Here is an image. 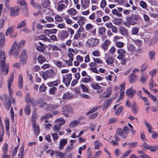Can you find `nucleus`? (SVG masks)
<instances>
[{"instance_id": "e2e57ef3", "label": "nucleus", "mask_w": 158, "mask_h": 158, "mask_svg": "<svg viewBox=\"0 0 158 158\" xmlns=\"http://www.w3.org/2000/svg\"><path fill=\"white\" fill-rule=\"evenodd\" d=\"M151 146L147 144L146 143H144L142 146V148L143 149H150V148Z\"/></svg>"}, {"instance_id": "39448f33", "label": "nucleus", "mask_w": 158, "mask_h": 158, "mask_svg": "<svg viewBox=\"0 0 158 158\" xmlns=\"http://www.w3.org/2000/svg\"><path fill=\"white\" fill-rule=\"evenodd\" d=\"M73 111V109L69 106L64 105L63 107L62 110L63 114L66 117H68L69 116V114L67 113H71Z\"/></svg>"}, {"instance_id": "ea45409f", "label": "nucleus", "mask_w": 158, "mask_h": 158, "mask_svg": "<svg viewBox=\"0 0 158 158\" xmlns=\"http://www.w3.org/2000/svg\"><path fill=\"white\" fill-rule=\"evenodd\" d=\"M18 3L21 6L25 5V8L27 10V7L26 6V2H25V0H18L17 1Z\"/></svg>"}, {"instance_id": "37998d69", "label": "nucleus", "mask_w": 158, "mask_h": 158, "mask_svg": "<svg viewBox=\"0 0 158 158\" xmlns=\"http://www.w3.org/2000/svg\"><path fill=\"white\" fill-rule=\"evenodd\" d=\"M47 87L45 86L44 84L41 85L39 88V91L41 92H44L46 90Z\"/></svg>"}, {"instance_id": "bb28decb", "label": "nucleus", "mask_w": 158, "mask_h": 158, "mask_svg": "<svg viewBox=\"0 0 158 158\" xmlns=\"http://www.w3.org/2000/svg\"><path fill=\"white\" fill-rule=\"evenodd\" d=\"M19 80H18V85L19 88L21 89L22 88L23 84V80L22 75L20 74L19 76Z\"/></svg>"}, {"instance_id": "aec40b11", "label": "nucleus", "mask_w": 158, "mask_h": 158, "mask_svg": "<svg viewBox=\"0 0 158 158\" xmlns=\"http://www.w3.org/2000/svg\"><path fill=\"white\" fill-rule=\"evenodd\" d=\"M37 102L40 105L41 108H44L46 107L47 104L46 102L41 98L37 100Z\"/></svg>"}, {"instance_id": "de8ad7c7", "label": "nucleus", "mask_w": 158, "mask_h": 158, "mask_svg": "<svg viewBox=\"0 0 158 158\" xmlns=\"http://www.w3.org/2000/svg\"><path fill=\"white\" fill-rule=\"evenodd\" d=\"M150 150L151 152H155L157 150H158V145H156L154 146H150Z\"/></svg>"}, {"instance_id": "4c0bfd02", "label": "nucleus", "mask_w": 158, "mask_h": 158, "mask_svg": "<svg viewBox=\"0 0 158 158\" xmlns=\"http://www.w3.org/2000/svg\"><path fill=\"white\" fill-rule=\"evenodd\" d=\"M123 107L122 106H120L118 109L115 111V114L117 115H119L120 113L123 111Z\"/></svg>"}, {"instance_id": "7c9ffc66", "label": "nucleus", "mask_w": 158, "mask_h": 158, "mask_svg": "<svg viewBox=\"0 0 158 158\" xmlns=\"http://www.w3.org/2000/svg\"><path fill=\"white\" fill-rule=\"evenodd\" d=\"M132 152V150L129 149L126 152H124L120 158H126Z\"/></svg>"}, {"instance_id": "e433bc0d", "label": "nucleus", "mask_w": 158, "mask_h": 158, "mask_svg": "<svg viewBox=\"0 0 158 158\" xmlns=\"http://www.w3.org/2000/svg\"><path fill=\"white\" fill-rule=\"evenodd\" d=\"M114 59L112 57H107L106 60V62L108 64H113L114 61Z\"/></svg>"}, {"instance_id": "8fccbe9b", "label": "nucleus", "mask_w": 158, "mask_h": 158, "mask_svg": "<svg viewBox=\"0 0 158 158\" xmlns=\"http://www.w3.org/2000/svg\"><path fill=\"white\" fill-rule=\"evenodd\" d=\"M139 31V28L137 27H134L132 29V34L134 35H137Z\"/></svg>"}, {"instance_id": "a878e982", "label": "nucleus", "mask_w": 158, "mask_h": 158, "mask_svg": "<svg viewBox=\"0 0 158 158\" xmlns=\"http://www.w3.org/2000/svg\"><path fill=\"white\" fill-rule=\"evenodd\" d=\"M144 123L145 125L148 128V131L150 133H152V130L153 128L152 126L148 122L146 119H144Z\"/></svg>"}, {"instance_id": "bf43d9fd", "label": "nucleus", "mask_w": 158, "mask_h": 158, "mask_svg": "<svg viewBox=\"0 0 158 158\" xmlns=\"http://www.w3.org/2000/svg\"><path fill=\"white\" fill-rule=\"evenodd\" d=\"M55 19L58 22H61L63 21L62 17L59 15H56L55 16Z\"/></svg>"}, {"instance_id": "6ab92c4d", "label": "nucleus", "mask_w": 158, "mask_h": 158, "mask_svg": "<svg viewBox=\"0 0 158 158\" xmlns=\"http://www.w3.org/2000/svg\"><path fill=\"white\" fill-rule=\"evenodd\" d=\"M5 37L4 34L2 32L0 33V46L3 47L4 45Z\"/></svg>"}, {"instance_id": "864d4df0", "label": "nucleus", "mask_w": 158, "mask_h": 158, "mask_svg": "<svg viewBox=\"0 0 158 158\" xmlns=\"http://www.w3.org/2000/svg\"><path fill=\"white\" fill-rule=\"evenodd\" d=\"M148 67V66L147 64L144 63L143 64L141 67V72L142 73L143 72L145 71Z\"/></svg>"}, {"instance_id": "680f3d73", "label": "nucleus", "mask_w": 158, "mask_h": 158, "mask_svg": "<svg viewBox=\"0 0 158 158\" xmlns=\"http://www.w3.org/2000/svg\"><path fill=\"white\" fill-rule=\"evenodd\" d=\"M14 30L11 27H9L6 30V35H7L8 34H10L13 32Z\"/></svg>"}, {"instance_id": "f704fd0d", "label": "nucleus", "mask_w": 158, "mask_h": 158, "mask_svg": "<svg viewBox=\"0 0 158 158\" xmlns=\"http://www.w3.org/2000/svg\"><path fill=\"white\" fill-rule=\"evenodd\" d=\"M55 155L60 158H63L64 156V154L62 152L59 151H55Z\"/></svg>"}, {"instance_id": "338daca9", "label": "nucleus", "mask_w": 158, "mask_h": 158, "mask_svg": "<svg viewBox=\"0 0 158 158\" xmlns=\"http://www.w3.org/2000/svg\"><path fill=\"white\" fill-rule=\"evenodd\" d=\"M149 97H150L151 99H152L153 102H157V100L156 97L154 95H153L152 94H150L149 95Z\"/></svg>"}, {"instance_id": "a19ab883", "label": "nucleus", "mask_w": 158, "mask_h": 158, "mask_svg": "<svg viewBox=\"0 0 158 158\" xmlns=\"http://www.w3.org/2000/svg\"><path fill=\"white\" fill-rule=\"evenodd\" d=\"M91 86L94 89H100L101 86L97 83H92L91 84Z\"/></svg>"}, {"instance_id": "dca6fc26", "label": "nucleus", "mask_w": 158, "mask_h": 158, "mask_svg": "<svg viewBox=\"0 0 158 158\" xmlns=\"http://www.w3.org/2000/svg\"><path fill=\"white\" fill-rule=\"evenodd\" d=\"M81 5L83 9H85L89 7V0H81Z\"/></svg>"}, {"instance_id": "79ce46f5", "label": "nucleus", "mask_w": 158, "mask_h": 158, "mask_svg": "<svg viewBox=\"0 0 158 158\" xmlns=\"http://www.w3.org/2000/svg\"><path fill=\"white\" fill-rule=\"evenodd\" d=\"M106 32V28L103 27H100L98 28V33L100 34L104 35Z\"/></svg>"}, {"instance_id": "20e7f679", "label": "nucleus", "mask_w": 158, "mask_h": 158, "mask_svg": "<svg viewBox=\"0 0 158 158\" xmlns=\"http://www.w3.org/2000/svg\"><path fill=\"white\" fill-rule=\"evenodd\" d=\"M72 78V74L71 73L67 74L63 77L62 81L67 87H68L70 85Z\"/></svg>"}, {"instance_id": "9d476101", "label": "nucleus", "mask_w": 158, "mask_h": 158, "mask_svg": "<svg viewBox=\"0 0 158 158\" xmlns=\"http://www.w3.org/2000/svg\"><path fill=\"white\" fill-rule=\"evenodd\" d=\"M32 127L35 134L37 136H38L40 131L39 124H36V123H33Z\"/></svg>"}, {"instance_id": "2f4dec72", "label": "nucleus", "mask_w": 158, "mask_h": 158, "mask_svg": "<svg viewBox=\"0 0 158 158\" xmlns=\"http://www.w3.org/2000/svg\"><path fill=\"white\" fill-rule=\"evenodd\" d=\"M138 110V109L137 107L135 102H134V103L132 104L131 107V110L133 112L134 114H135L137 113V111Z\"/></svg>"}, {"instance_id": "ddd939ff", "label": "nucleus", "mask_w": 158, "mask_h": 158, "mask_svg": "<svg viewBox=\"0 0 158 158\" xmlns=\"http://www.w3.org/2000/svg\"><path fill=\"white\" fill-rule=\"evenodd\" d=\"M136 92V91L135 90H133L132 88L131 87L127 89L126 92L127 95L129 98H131L132 96Z\"/></svg>"}, {"instance_id": "0e129e2a", "label": "nucleus", "mask_w": 158, "mask_h": 158, "mask_svg": "<svg viewBox=\"0 0 158 158\" xmlns=\"http://www.w3.org/2000/svg\"><path fill=\"white\" fill-rule=\"evenodd\" d=\"M118 120V119L114 118H111L109 119L108 122L109 124H111L116 123Z\"/></svg>"}, {"instance_id": "f3484780", "label": "nucleus", "mask_w": 158, "mask_h": 158, "mask_svg": "<svg viewBox=\"0 0 158 158\" xmlns=\"http://www.w3.org/2000/svg\"><path fill=\"white\" fill-rule=\"evenodd\" d=\"M57 32V30L56 29H46L44 31V33L47 35L51 34H56Z\"/></svg>"}, {"instance_id": "4be33fe9", "label": "nucleus", "mask_w": 158, "mask_h": 158, "mask_svg": "<svg viewBox=\"0 0 158 158\" xmlns=\"http://www.w3.org/2000/svg\"><path fill=\"white\" fill-rule=\"evenodd\" d=\"M129 81L130 83H132L135 82L137 80L136 78L137 75L131 73L129 75Z\"/></svg>"}, {"instance_id": "f03ea898", "label": "nucleus", "mask_w": 158, "mask_h": 158, "mask_svg": "<svg viewBox=\"0 0 158 158\" xmlns=\"http://www.w3.org/2000/svg\"><path fill=\"white\" fill-rule=\"evenodd\" d=\"M141 20V18L138 14H132L127 17L126 21L124 22L123 24L127 27L130 25H134L137 24L138 22Z\"/></svg>"}, {"instance_id": "1a4fd4ad", "label": "nucleus", "mask_w": 158, "mask_h": 158, "mask_svg": "<svg viewBox=\"0 0 158 158\" xmlns=\"http://www.w3.org/2000/svg\"><path fill=\"white\" fill-rule=\"evenodd\" d=\"M20 8L18 7H15L10 9V15L14 17L17 16L19 13Z\"/></svg>"}, {"instance_id": "13d9d810", "label": "nucleus", "mask_w": 158, "mask_h": 158, "mask_svg": "<svg viewBox=\"0 0 158 158\" xmlns=\"http://www.w3.org/2000/svg\"><path fill=\"white\" fill-rule=\"evenodd\" d=\"M56 89L57 88L55 87H53L50 88L49 91L50 94H54Z\"/></svg>"}, {"instance_id": "603ef678", "label": "nucleus", "mask_w": 158, "mask_h": 158, "mask_svg": "<svg viewBox=\"0 0 158 158\" xmlns=\"http://www.w3.org/2000/svg\"><path fill=\"white\" fill-rule=\"evenodd\" d=\"M80 87L82 89V90L84 92H88L89 91V89L87 87L84 85L81 84Z\"/></svg>"}, {"instance_id": "b1692460", "label": "nucleus", "mask_w": 158, "mask_h": 158, "mask_svg": "<svg viewBox=\"0 0 158 158\" xmlns=\"http://www.w3.org/2000/svg\"><path fill=\"white\" fill-rule=\"evenodd\" d=\"M67 142V140L64 139H62L60 142V145L59 148L60 150L63 149L64 146L66 145Z\"/></svg>"}, {"instance_id": "4d7b16f0", "label": "nucleus", "mask_w": 158, "mask_h": 158, "mask_svg": "<svg viewBox=\"0 0 158 158\" xmlns=\"http://www.w3.org/2000/svg\"><path fill=\"white\" fill-rule=\"evenodd\" d=\"M60 125L58 124H56L54 127L53 130L56 132L59 131L60 128Z\"/></svg>"}, {"instance_id": "6e6552de", "label": "nucleus", "mask_w": 158, "mask_h": 158, "mask_svg": "<svg viewBox=\"0 0 158 158\" xmlns=\"http://www.w3.org/2000/svg\"><path fill=\"white\" fill-rule=\"evenodd\" d=\"M69 34L67 31L63 30L59 32L58 37L60 40H63L69 36Z\"/></svg>"}, {"instance_id": "423d86ee", "label": "nucleus", "mask_w": 158, "mask_h": 158, "mask_svg": "<svg viewBox=\"0 0 158 158\" xmlns=\"http://www.w3.org/2000/svg\"><path fill=\"white\" fill-rule=\"evenodd\" d=\"M99 40L97 39L91 38L89 39L87 41V43L90 47L96 46L98 45L99 42Z\"/></svg>"}, {"instance_id": "c756f323", "label": "nucleus", "mask_w": 158, "mask_h": 158, "mask_svg": "<svg viewBox=\"0 0 158 158\" xmlns=\"http://www.w3.org/2000/svg\"><path fill=\"white\" fill-rule=\"evenodd\" d=\"M150 60H153L154 58L156 53L153 50H151L148 52Z\"/></svg>"}, {"instance_id": "473e14b6", "label": "nucleus", "mask_w": 158, "mask_h": 158, "mask_svg": "<svg viewBox=\"0 0 158 158\" xmlns=\"http://www.w3.org/2000/svg\"><path fill=\"white\" fill-rule=\"evenodd\" d=\"M26 22L25 20L20 22L18 24L17 26V28L18 29L21 28L26 25Z\"/></svg>"}, {"instance_id": "7ed1b4c3", "label": "nucleus", "mask_w": 158, "mask_h": 158, "mask_svg": "<svg viewBox=\"0 0 158 158\" xmlns=\"http://www.w3.org/2000/svg\"><path fill=\"white\" fill-rule=\"evenodd\" d=\"M25 42V41L24 40H21L18 44V47L17 48V44L16 42L15 41L9 51V55L11 56L14 54L15 57V58H18L19 52L20 51V48L21 47H23L24 45Z\"/></svg>"}, {"instance_id": "5fc2aeb1", "label": "nucleus", "mask_w": 158, "mask_h": 158, "mask_svg": "<svg viewBox=\"0 0 158 158\" xmlns=\"http://www.w3.org/2000/svg\"><path fill=\"white\" fill-rule=\"evenodd\" d=\"M91 79L90 78L84 77L82 79L81 81L83 83L90 82H91Z\"/></svg>"}, {"instance_id": "c9c22d12", "label": "nucleus", "mask_w": 158, "mask_h": 158, "mask_svg": "<svg viewBox=\"0 0 158 158\" xmlns=\"http://www.w3.org/2000/svg\"><path fill=\"white\" fill-rule=\"evenodd\" d=\"M39 62L40 64H42L45 61V58L42 55H40L38 58Z\"/></svg>"}, {"instance_id": "0eeeda50", "label": "nucleus", "mask_w": 158, "mask_h": 158, "mask_svg": "<svg viewBox=\"0 0 158 158\" xmlns=\"http://www.w3.org/2000/svg\"><path fill=\"white\" fill-rule=\"evenodd\" d=\"M14 76L13 73H12L8 81V88L9 89V95L10 96H12L13 93V91L11 89V86L14 78Z\"/></svg>"}, {"instance_id": "a211bd4d", "label": "nucleus", "mask_w": 158, "mask_h": 158, "mask_svg": "<svg viewBox=\"0 0 158 158\" xmlns=\"http://www.w3.org/2000/svg\"><path fill=\"white\" fill-rule=\"evenodd\" d=\"M110 44V42L109 40H106L102 44V47L105 50H107Z\"/></svg>"}, {"instance_id": "3c124183", "label": "nucleus", "mask_w": 158, "mask_h": 158, "mask_svg": "<svg viewBox=\"0 0 158 158\" xmlns=\"http://www.w3.org/2000/svg\"><path fill=\"white\" fill-rule=\"evenodd\" d=\"M105 93H104L103 94H101L99 95L100 97H103L105 98H107L110 96L111 94V91H110L108 92L106 95H105Z\"/></svg>"}, {"instance_id": "c03bdc74", "label": "nucleus", "mask_w": 158, "mask_h": 158, "mask_svg": "<svg viewBox=\"0 0 158 158\" xmlns=\"http://www.w3.org/2000/svg\"><path fill=\"white\" fill-rule=\"evenodd\" d=\"M55 64L59 68L62 67H64L66 66V65L65 64H62V62H60L59 61H56L55 62Z\"/></svg>"}, {"instance_id": "49530a36", "label": "nucleus", "mask_w": 158, "mask_h": 158, "mask_svg": "<svg viewBox=\"0 0 158 158\" xmlns=\"http://www.w3.org/2000/svg\"><path fill=\"white\" fill-rule=\"evenodd\" d=\"M52 117V115L49 113H47L45 115L42 116L41 118V120L43 121L45 119H48L49 117Z\"/></svg>"}, {"instance_id": "2eb2a0df", "label": "nucleus", "mask_w": 158, "mask_h": 158, "mask_svg": "<svg viewBox=\"0 0 158 158\" xmlns=\"http://www.w3.org/2000/svg\"><path fill=\"white\" fill-rule=\"evenodd\" d=\"M148 78V76L146 73H143L140 76L139 81L143 84H144L147 81Z\"/></svg>"}, {"instance_id": "393cba45", "label": "nucleus", "mask_w": 158, "mask_h": 158, "mask_svg": "<svg viewBox=\"0 0 158 158\" xmlns=\"http://www.w3.org/2000/svg\"><path fill=\"white\" fill-rule=\"evenodd\" d=\"M48 78H52L54 77L55 74L53 73L52 69H50L46 71Z\"/></svg>"}, {"instance_id": "052dcab7", "label": "nucleus", "mask_w": 158, "mask_h": 158, "mask_svg": "<svg viewBox=\"0 0 158 158\" xmlns=\"http://www.w3.org/2000/svg\"><path fill=\"white\" fill-rule=\"evenodd\" d=\"M44 47L38 46L36 48V50L39 52H44Z\"/></svg>"}, {"instance_id": "cd10ccee", "label": "nucleus", "mask_w": 158, "mask_h": 158, "mask_svg": "<svg viewBox=\"0 0 158 158\" xmlns=\"http://www.w3.org/2000/svg\"><path fill=\"white\" fill-rule=\"evenodd\" d=\"M116 133L118 135L122 136L123 138H125L127 136V135L123 134V131L121 129L118 128L116 131Z\"/></svg>"}, {"instance_id": "6e6d98bb", "label": "nucleus", "mask_w": 158, "mask_h": 158, "mask_svg": "<svg viewBox=\"0 0 158 158\" xmlns=\"http://www.w3.org/2000/svg\"><path fill=\"white\" fill-rule=\"evenodd\" d=\"M20 57L27 58V54L25 50H24L22 52Z\"/></svg>"}, {"instance_id": "9b49d317", "label": "nucleus", "mask_w": 158, "mask_h": 158, "mask_svg": "<svg viewBox=\"0 0 158 158\" xmlns=\"http://www.w3.org/2000/svg\"><path fill=\"white\" fill-rule=\"evenodd\" d=\"M119 31L122 35L126 36L128 35V30L122 26H120L119 28Z\"/></svg>"}, {"instance_id": "f257e3e1", "label": "nucleus", "mask_w": 158, "mask_h": 158, "mask_svg": "<svg viewBox=\"0 0 158 158\" xmlns=\"http://www.w3.org/2000/svg\"><path fill=\"white\" fill-rule=\"evenodd\" d=\"M6 56L5 52L2 50L0 51V70L2 73L5 71V73L3 74L5 75L8 74L9 65L6 63Z\"/></svg>"}, {"instance_id": "412c9836", "label": "nucleus", "mask_w": 158, "mask_h": 158, "mask_svg": "<svg viewBox=\"0 0 158 158\" xmlns=\"http://www.w3.org/2000/svg\"><path fill=\"white\" fill-rule=\"evenodd\" d=\"M31 109L29 104H27L24 109V112L26 114L29 115L30 114Z\"/></svg>"}, {"instance_id": "5701e85b", "label": "nucleus", "mask_w": 158, "mask_h": 158, "mask_svg": "<svg viewBox=\"0 0 158 158\" xmlns=\"http://www.w3.org/2000/svg\"><path fill=\"white\" fill-rule=\"evenodd\" d=\"M60 80H57L53 82H49L47 83V85L50 87L57 86L60 83Z\"/></svg>"}, {"instance_id": "c85d7f7f", "label": "nucleus", "mask_w": 158, "mask_h": 158, "mask_svg": "<svg viewBox=\"0 0 158 158\" xmlns=\"http://www.w3.org/2000/svg\"><path fill=\"white\" fill-rule=\"evenodd\" d=\"M80 123V121L79 120H74L71 122L69 125L70 127L74 128Z\"/></svg>"}, {"instance_id": "58836bf2", "label": "nucleus", "mask_w": 158, "mask_h": 158, "mask_svg": "<svg viewBox=\"0 0 158 158\" xmlns=\"http://www.w3.org/2000/svg\"><path fill=\"white\" fill-rule=\"evenodd\" d=\"M37 114L35 111L32 114L31 118L32 123H35L37 117Z\"/></svg>"}, {"instance_id": "f8f14e48", "label": "nucleus", "mask_w": 158, "mask_h": 158, "mask_svg": "<svg viewBox=\"0 0 158 158\" xmlns=\"http://www.w3.org/2000/svg\"><path fill=\"white\" fill-rule=\"evenodd\" d=\"M59 106L58 105H54L51 104H47L46 107L45 108V110L48 111H51L52 110L56 109Z\"/></svg>"}, {"instance_id": "69168bd1", "label": "nucleus", "mask_w": 158, "mask_h": 158, "mask_svg": "<svg viewBox=\"0 0 158 158\" xmlns=\"http://www.w3.org/2000/svg\"><path fill=\"white\" fill-rule=\"evenodd\" d=\"M20 62L22 65L26 64L27 58L20 57Z\"/></svg>"}, {"instance_id": "774afa93", "label": "nucleus", "mask_w": 158, "mask_h": 158, "mask_svg": "<svg viewBox=\"0 0 158 158\" xmlns=\"http://www.w3.org/2000/svg\"><path fill=\"white\" fill-rule=\"evenodd\" d=\"M90 148H89L87 149V154L88 156V158H91V156L92 155V152L91 151H90Z\"/></svg>"}, {"instance_id": "72a5a7b5", "label": "nucleus", "mask_w": 158, "mask_h": 158, "mask_svg": "<svg viewBox=\"0 0 158 158\" xmlns=\"http://www.w3.org/2000/svg\"><path fill=\"white\" fill-rule=\"evenodd\" d=\"M69 14L72 15H76L77 13V12L75 9L73 8L69 9L68 10H67Z\"/></svg>"}, {"instance_id": "a18cd8bd", "label": "nucleus", "mask_w": 158, "mask_h": 158, "mask_svg": "<svg viewBox=\"0 0 158 158\" xmlns=\"http://www.w3.org/2000/svg\"><path fill=\"white\" fill-rule=\"evenodd\" d=\"M58 6L57 7V10L59 11H62L63 9L66 8V5L64 4H58Z\"/></svg>"}, {"instance_id": "4468645a", "label": "nucleus", "mask_w": 158, "mask_h": 158, "mask_svg": "<svg viewBox=\"0 0 158 158\" xmlns=\"http://www.w3.org/2000/svg\"><path fill=\"white\" fill-rule=\"evenodd\" d=\"M117 52L119 54L117 57V58L119 60L122 59L124 58V55L125 53V51L122 49H119L117 50Z\"/></svg>"}, {"instance_id": "09e8293b", "label": "nucleus", "mask_w": 158, "mask_h": 158, "mask_svg": "<svg viewBox=\"0 0 158 158\" xmlns=\"http://www.w3.org/2000/svg\"><path fill=\"white\" fill-rule=\"evenodd\" d=\"M72 96L68 92L64 93L63 96V99H69L71 98Z\"/></svg>"}]
</instances>
